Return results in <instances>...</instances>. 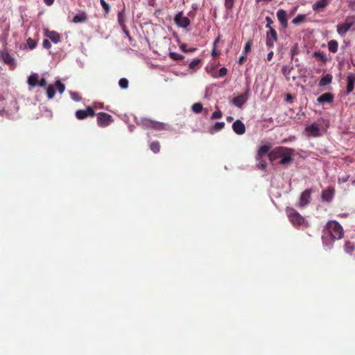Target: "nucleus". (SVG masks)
Returning a JSON list of instances; mask_svg holds the SVG:
<instances>
[{
	"instance_id": "c756f323",
	"label": "nucleus",
	"mask_w": 355,
	"mask_h": 355,
	"mask_svg": "<svg viewBox=\"0 0 355 355\" xmlns=\"http://www.w3.org/2000/svg\"><path fill=\"white\" fill-rule=\"evenodd\" d=\"M338 44L336 40H331L328 43V49L330 52L336 53L338 51Z\"/></svg>"
},
{
	"instance_id": "a211bd4d",
	"label": "nucleus",
	"mask_w": 355,
	"mask_h": 355,
	"mask_svg": "<svg viewBox=\"0 0 355 355\" xmlns=\"http://www.w3.org/2000/svg\"><path fill=\"white\" fill-rule=\"evenodd\" d=\"M45 35L53 43H58L60 41V35L55 31H46Z\"/></svg>"
},
{
	"instance_id": "f257e3e1",
	"label": "nucleus",
	"mask_w": 355,
	"mask_h": 355,
	"mask_svg": "<svg viewBox=\"0 0 355 355\" xmlns=\"http://www.w3.org/2000/svg\"><path fill=\"white\" fill-rule=\"evenodd\" d=\"M344 236V230L341 225L336 220H331L327 223L322 230V241L324 244L332 243L336 240L341 239Z\"/></svg>"
},
{
	"instance_id": "393cba45",
	"label": "nucleus",
	"mask_w": 355,
	"mask_h": 355,
	"mask_svg": "<svg viewBox=\"0 0 355 355\" xmlns=\"http://www.w3.org/2000/svg\"><path fill=\"white\" fill-rule=\"evenodd\" d=\"M332 76L331 74H326L325 76H322V78L320 79L319 82V85L321 87L325 86L332 81Z\"/></svg>"
},
{
	"instance_id": "680f3d73",
	"label": "nucleus",
	"mask_w": 355,
	"mask_h": 355,
	"mask_svg": "<svg viewBox=\"0 0 355 355\" xmlns=\"http://www.w3.org/2000/svg\"><path fill=\"white\" fill-rule=\"evenodd\" d=\"M227 119V121L228 122H231V121H233V117H232V116H227V119Z\"/></svg>"
},
{
	"instance_id": "cd10ccee",
	"label": "nucleus",
	"mask_w": 355,
	"mask_h": 355,
	"mask_svg": "<svg viewBox=\"0 0 355 355\" xmlns=\"http://www.w3.org/2000/svg\"><path fill=\"white\" fill-rule=\"evenodd\" d=\"M201 62H202L201 59H195L192 62H190L189 67L190 69H191L193 71H196L200 68V65Z\"/></svg>"
},
{
	"instance_id": "bb28decb",
	"label": "nucleus",
	"mask_w": 355,
	"mask_h": 355,
	"mask_svg": "<svg viewBox=\"0 0 355 355\" xmlns=\"http://www.w3.org/2000/svg\"><path fill=\"white\" fill-rule=\"evenodd\" d=\"M225 127L224 122H216L215 125L209 129V133L214 134L215 132L222 130Z\"/></svg>"
},
{
	"instance_id": "c03bdc74",
	"label": "nucleus",
	"mask_w": 355,
	"mask_h": 355,
	"mask_svg": "<svg viewBox=\"0 0 355 355\" xmlns=\"http://www.w3.org/2000/svg\"><path fill=\"white\" fill-rule=\"evenodd\" d=\"M187 45L185 44H183L180 46L181 50L185 53H191V52H194L196 50V49H195V48L187 49Z\"/></svg>"
},
{
	"instance_id": "c85d7f7f",
	"label": "nucleus",
	"mask_w": 355,
	"mask_h": 355,
	"mask_svg": "<svg viewBox=\"0 0 355 355\" xmlns=\"http://www.w3.org/2000/svg\"><path fill=\"white\" fill-rule=\"evenodd\" d=\"M256 160L257 162V167L262 171H264L266 168V162L264 159H263L262 157H259L258 156H256Z\"/></svg>"
},
{
	"instance_id": "2eb2a0df",
	"label": "nucleus",
	"mask_w": 355,
	"mask_h": 355,
	"mask_svg": "<svg viewBox=\"0 0 355 355\" xmlns=\"http://www.w3.org/2000/svg\"><path fill=\"white\" fill-rule=\"evenodd\" d=\"M330 0H318L313 4L312 8L316 12H319L324 9L329 3Z\"/></svg>"
},
{
	"instance_id": "1a4fd4ad",
	"label": "nucleus",
	"mask_w": 355,
	"mask_h": 355,
	"mask_svg": "<svg viewBox=\"0 0 355 355\" xmlns=\"http://www.w3.org/2000/svg\"><path fill=\"white\" fill-rule=\"evenodd\" d=\"M277 40V33L276 31L273 28H270L266 33V46L269 48H272L274 46L275 42Z\"/></svg>"
},
{
	"instance_id": "5701e85b",
	"label": "nucleus",
	"mask_w": 355,
	"mask_h": 355,
	"mask_svg": "<svg viewBox=\"0 0 355 355\" xmlns=\"http://www.w3.org/2000/svg\"><path fill=\"white\" fill-rule=\"evenodd\" d=\"M39 83V76L37 73L31 74L28 78V85L33 87L36 86Z\"/></svg>"
},
{
	"instance_id": "ddd939ff",
	"label": "nucleus",
	"mask_w": 355,
	"mask_h": 355,
	"mask_svg": "<svg viewBox=\"0 0 355 355\" xmlns=\"http://www.w3.org/2000/svg\"><path fill=\"white\" fill-rule=\"evenodd\" d=\"M348 20L349 19H347L344 23L337 26V32L339 35H345L352 26L353 23L349 22Z\"/></svg>"
},
{
	"instance_id": "a18cd8bd",
	"label": "nucleus",
	"mask_w": 355,
	"mask_h": 355,
	"mask_svg": "<svg viewBox=\"0 0 355 355\" xmlns=\"http://www.w3.org/2000/svg\"><path fill=\"white\" fill-rule=\"evenodd\" d=\"M252 42L251 40H249L245 45L243 52L245 54H247L251 51Z\"/></svg>"
},
{
	"instance_id": "4d7b16f0",
	"label": "nucleus",
	"mask_w": 355,
	"mask_h": 355,
	"mask_svg": "<svg viewBox=\"0 0 355 355\" xmlns=\"http://www.w3.org/2000/svg\"><path fill=\"white\" fill-rule=\"evenodd\" d=\"M44 1L47 6H51L54 3V0H44Z\"/></svg>"
},
{
	"instance_id": "79ce46f5",
	"label": "nucleus",
	"mask_w": 355,
	"mask_h": 355,
	"mask_svg": "<svg viewBox=\"0 0 355 355\" xmlns=\"http://www.w3.org/2000/svg\"><path fill=\"white\" fill-rule=\"evenodd\" d=\"M101 5L106 14L110 12V6L105 0H100Z\"/></svg>"
},
{
	"instance_id": "f8f14e48",
	"label": "nucleus",
	"mask_w": 355,
	"mask_h": 355,
	"mask_svg": "<svg viewBox=\"0 0 355 355\" xmlns=\"http://www.w3.org/2000/svg\"><path fill=\"white\" fill-rule=\"evenodd\" d=\"M277 19L284 28L288 27L287 13L285 10L280 9L277 12Z\"/></svg>"
},
{
	"instance_id": "a19ab883",
	"label": "nucleus",
	"mask_w": 355,
	"mask_h": 355,
	"mask_svg": "<svg viewBox=\"0 0 355 355\" xmlns=\"http://www.w3.org/2000/svg\"><path fill=\"white\" fill-rule=\"evenodd\" d=\"M235 0H225V7L227 10H231L234 7Z\"/></svg>"
},
{
	"instance_id": "c9c22d12",
	"label": "nucleus",
	"mask_w": 355,
	"mask_h": 355,
	"mask_svg": "<svg viewBox=\"0 0 355 355\" xmlns=\"http://www.w3.org/2000/svg\"><path fill=\"white\" fill-rule=\"evenodd\" d=\"M305 15L300 14L293 19L292 22L294 24H299L300 23L303 22L305 20Z\"/></svg>"
},
{
	"instance_id": "052dcab7",
	"label": "nucleus",
	"mask_w": 355,
	"mask_h": 355,
	"mask_svg": "<svg viewBox=\"0 0 355 355\" xmlns=\"http://www.w3.org/2000/svg\"><path fill=\"white\" fill-rule=\"evenodd\" d=\"M148 4L153 6L155 4V0H148Z\"/></svg>"
},
{
	"instance_id": "3c124183",
	"label": "nucleus",
	"mask_w": 355,
	"mask_h": 355,
	"mask_svg": "<svg viewBox=\"0 0 355 355\" xmlns=\"http://www.w3.org/2000/svg\"><path fill=\"white\" fill-rule=\"evenodd\" d=\"M220 55V51L217 50V47L213 46V49L211 51V55L214 58H216Z\"/></svg>"
},
{
	"instance_id": "f704fd0d",
	"label": "nucleus",
	"mask_w": 355,
	"mask_h": 355,
	"mask_svg": "<svg viewBox=\"0 0 355 355\" xmlns=\"http://www.w3.org/2000/svg\"><path fill=\"white\" fill-rule=\"evenodd\" d=\"M46 94L49 98H53L55 96V88L52 85H49L46 89Z\"/></svg>"
},
{
	"instance_id": "72a5a7b5",
	"label": "nucleus",
	"mask_w": 355,
	"mask_h": 355,
	"mask_svg": "<svg viewBox=\"0 0 355 355\" xmlns=\"http://www.w3.org/2000/svg\"><path fill=\"white\" fill-rule=\"evenodd\" d=\"M150 148L153 153H157L160 150L159 143L157 141L152 142L150 145Z\"/></svg>"
},
{
	"instance_id": "58836bf2",
	"label": "nucleus",
	"mask_w": 355,
	"mask_h": 355,
	"mask_svg": "<svg viewBox=\"0 0 355 355\" xmlns=\"http://www.w3.org/2000/svg\"><path fill=\"white\" fill-rule=\"evenodd\" d=\"M169 56L171 59L174 60H181L184 58V56L182 55H180L175 52H171L169 53Z\"/></svg>"
},
{
	"instance_id": "4be33fe9",
	"label": "nucleus",
	"mask_w": 355,
	"mask_h": 355,
	"mask_svg": "<svg viewBox=\"0 0 355 355\" xmlns=\"http://www.w3.org/2000/svg\"><path fill=\"white\" fill-rule=\"evenodd\" d=\"M270 148H271V145L269 144H266V145L261 146L259 148L256 156H258L259 158L263 157V155H265L266 153H268Z\"/></svg>"
},
{
	"instance_id": "0e129e2a",
	"label": "nucleus",
	"mask_w": 355,
	"mask_h": 355,
	"mask_svg": "<svg viewBox=\"0 0 355 355\" xmlns=\"http://www.w3.org/2000/svg\"><path fill=\"white\" fill-rule=\"evenodd\" d=\"M257 1H260L261 0H257Z\"/></svg>"
},
{
	"instance_id": "8fccbe9b",
	"label": "nucleus",
	"mask_w": 355,
	"mask_h": 355,
	"mask_svg": "<svg viewBox=\"0 0 355 355\" xmlns=\"http://www.w3.org/2000/svg\"><path fill=\"white\" fill-rule=\"evenodd\" d=\"M266 20L267 21V24H266V27L267 28H269V30H270V28H272L271 26V25L273 23V21H272V19L270 17H266Z\"/></svg>"
},
{
	"instance_id": "49530a36",
	"label": "nucleus",
	"mask_w": 355,
	"mask_h": 355,
	"mask_svg": "<svg viewBox=\"0 0 355 355\" xmlns=\"http://www.w3.org/2000/svg\"><path fill=\"white\" fill-rule=\"evenodd\" d=\"M222 116H223L222 112L220 110H216L212 114L211 119H220L222 117Z\"/></svg>"
},
{
	"instance_id": "412c9836",
	"label": "nucleus",
	"mask_w": 355,
	"mask_h": 355,
	"mask_svg": "<svg viewBox=\"0 0 355 355\" xmlns=\"http://www.w3.org/2000/svg\"><path fill=\"white\" fill-rule=\"evenodd\" d=\"M292 152L293 151H287L286 153V155L281 158V159L279 161V164L282 165H286V164H290L291 162H292V161H293V157H291Z\"/></svg>"
},
{
	"instance_id": "7ed1b4c3",
	"label": "nucleus",
	"mask_w": 355,
	"mask_h": 355,
	"mask_svg": "<svg viewBox=\"0 0 355 355\" xmlns=\"http://www.w3.org/2000/svg\"><path fill=\"white\" fill-rule=\"evenodd\" d=\"M287 151H293V150L284 146L276 147L268 154V157L271 162H273L278 158H282Z\"/></svg>"
},
{
	"instance_id": "aec40b11",
	"label": "nucleus",
	"mask_w": 355,
	"mask_h": 355,
	"mask_svg": "<svg viewBox=\"0 0 355 355\" xmlns=\"http://www.w3.org/2000/svg\"><path fill=\"white\" fill-rule=\"evenodd\" d=\"M87 20V15L85 12L76 15L73 18V23H83Z\"/></svg>"
},
{
	"instance_id": "9b49d317",
	"label": "nucleus",
	"mask_w": 355,
	"mask_h": 355,
	"mask_svg": "<svg viewBox=\"0 0 355 355\" xmlns=\"http://www.w3.org/2000/svg\"><path fill=\"white\" fill-rule=\"evenodd\" d=\"M232 129L236 134L239 135H243L245 132V124L239 119L236 120L233 123Z\"/></svg>"
},
{
	"instance_id": "473e14b6",
	"label": "nucleus",
	"mask_w": 355,
	"mask_h": 355,
	"mask_svg": "<svg viewBox=\"0 0 355 355\" xmlns=\"http://www.w3.org/2000/svg\"><path fill=\"white\" fill-rule=\"evenodd\" d=\"M153 128L157 130H166V125L155 121Z\"/></svg>"
},
{
	"instance_id": "9d476101",
	"label": "nucleus",
	"mask_w": 355,
	"mask_h": 355,
	"mask_svg": "<svg viewBox=\"0 0 355 355\" xmlns=\"http://www.w3.org/2000/svg\"><path fill=\"white\" fill-rule=\"evenodd\" d=\"M335 194L334 188L331 186L327 187V189L322 190V200L326 202H330L333 200Z\"/></svg>"
},
{
	"instance_id": "e2e57ef3",
	"label": "nucleus",
	"mask_w": 355,
	"mask_h": 355,
	"mask_svg": "<svg viewBox=\"0 0 355 355\" xmlns=\"http://www.w3.org/2000/svg\"><path fill=\"white\" fill-rule=\"evenodd\" d=\"M354 4H355V0H350L349 1V6H352Z\"/></svg>"
},
{
	"instance_id": "20e7f679",
	"label": "nucleus",
	"mask_w": 355,
	"mask_h": 355,
	"mask_svg": "<svg viewBox=\"0 0 355 355\" xmlns=\"http://www.w3.org/2000/svg\"><path fill=\"white\" fill-rule=\"evenodd\" d=\"M313 192V190L311 189H308L304 191L299 199L298 202L296 204V206L300 208L306 207L311 200V194Z\"/></svg>"
},
{
	"instance_id": "5fc2aeb1",
	"label": "nucleus",
	"mask_w": 355,
	"mask_h": 355,
	"mask_svg": "<svg viewBox=\"0 0 355 355\" xmlns=\"http://www.w3.org/2000/svg\"><path fill=\"white\" fill-rule=\"evenodd\" d=\"M245 60H246V56L245 55H242V56H241L239 58V64H243Z\"/></svg>"
},
{
	"instance_id": "4c0bfd02",
	"label": "nucleus",
	"mask_w": 355,
	"mask_h": 355,
	"mask_svg": "<svg viewBox=\"0 0 355 355\" xmlns=\"http://www.w3.org/2000/svg\"><path fill=\"white\" fill-rule=\"evenodd\" d=\"M26 44L28 46V47L31 49V50H33L34 49L36 46H37V42L35 41L34 40H33L32 38L31 37H28L27 40H26Z\"/></svg>"
},
{
	"instance_id": "2f4dec72",
	"label": "nucleus",
	"mask_w": 355,
	"mask_h": 355,
	"mask_svg": "<svg viewBox=\"0 0 355 355\" xmlns=\"http://www.w3.org/2000/svg\"><path fill=\"white\" fill-rule=\"evenodd\" d=\"M117 19L119 21V24L121 28H125V17H124V11L121 10L119 12L117 15Z\"/></svg>"
},
{
	"instance_id": "dca6fc26",
	"label": "nucleus",
	"mask_w": 355,
	"mask_h": 355,
	"mask_svg": "<svg viewBox=\"0 0 355 355\" xmlns=\"http://www.w3.org/2000/svg\"><path fill=\"white\" fill-rule=\"evenodd\" d=\"M308 135L318 137L320 135L319 125L317 123H313L306 128Z\"/></svg>"
},
{
	"instance_id": "bf43d9fd",
	"label": "nucleus",
	"mask_w": 355,
	"mask_h": 355,
	"mask_svg": "<svg viewBox=\"0 0 355 355\" xmlns=\"http://www.w3.org/2000/svg\"><path fill=\"white\" fill-rule=\"evenodd\" d=\"M293 98L291 94H287L286 96V101L288 102H292Z\"/></svg>"
},
{
	"instance_id": "7c9ffc66",
	"label": "nucleus",
	"mask_w": 355,
	"mask_h": 355,
	"mask_svg": "<svg viewBox=\"0 0 355 355\" xmlns=\"http://www.w3.org/2000/svg\"><path fill=\"white\" fill-rule=\"evenodd\" d=\"M313 56L320 60H321L323 63L326 62L327 60L326 54L321 51L314 52Z\"/></svg>"
},
{
	"instance_id": "6ab92c4d",
	"label": "nucleus",
	"mask_w": 355,
	"mask_h": 355,
	"mask_svg": "<svg viewBox=\"0 0 355 355\" xmlns=\"http://www.w3.org/2000/svg\"><path fill=\"white\" fill-rule=\"evenodd\" d=\"M354 86H355V76L351 74L347 76V88H346L347 94H349L354 90Z\"/></svg>"
},
{
	"instance_id": "de8ad7c7",
	"label": "nucleus",
	"mask_w": 355,
	"mask_h": 355,
	"mask_svg": "<svg viewBox=\"0 0 355 355\" xmlns=\"http://www.w3.org/2000/svg\"><path fill=\"white\" fill-rule=\"evenodd\" d=\"M227 73V69L225 67H222L218 71V76L219 77H224Z\"/></svg>"
},
{
	"instance_id": "864d4df0",
	"label": "nucleus",
	"mask_w": 355,
	"mask_h": 355,
	"mask_svg": "<svg viewBox=\"0 0 355 355\" xmlns=\"http://www.w3.org/2000/svg\"><path fill=\"white\" fill-rule=\"evenodd\" d=\"M123 33L125 34V35L130 39L131 40V37H130V33L128 31V30L126 28V26L125 25V28H121Z\"/></svg>"
},
{
	"instance_id": "603ef678",
	"label": "nucleus",
	"mask_w": 355,
	"mask_h": 355,
	"mask_svg": "<svg viewBox=\"0 0 355 355\" xmlns=\"http://www.w3.org/2000/svg\"><path fill=\"white\" fill-rule=\"evenodd\" d=\"M40 87H44L47 85V82L44 78H42V80H39L38 84Z\"/></svg>"
},
{
	"instance_id": "423d86ee",
	"label": "nucleus",
	"mask_w": 355,
	"mask_h": 355,
	"mask_svg": "<svg viewBox=\"0 0 355 355\" xmlns=\"http://www.w3.org/2000/svg\"><path fill=\"white\" fill-rule=\"evenodd\" d=\"M75 116L78 120H83L87 117H94L96 112L92 107L87 106L85 110H76Z\"/></svg>"
},
{
	"instance_id": "e433bc0d",
	"label": "nucleus",
	"mask_w": 355,
	"mask_h": 355,
	"mask_svg": "<svg viewBox=\"0 0 355 355\" xmlns=\"http://www.w3.org/2000/svg\"><path fill=\"white\" fill-rule=\"evenodd\" d=\"M191 109L193 112L198 114L202 110V105L200 103H196L193 104Z\"/></svg>"
},
{
	"instance_id": "a878e982",
	"label": "nucleus",
	"mask_w": 355,
	"mask_h": 355,
	"mask_svg": "<svg viewBox=\"0 0 355 355\" xmlns=\"http://www.w3.org/2000/svg\"><path fill=\"white\" fill-rule=\"evenodd\" d=\"M154 121L153 120H151L150 119H141L140 122L139 123V125H141L142 127L144 128H153V123H154Z\"/></svg>"
},
{
	"instance_id": "37998d69",
	"label": "nucleus",
	"mask_w": 355,
	"mask_h": 355,
	"mask_svg": "<svg viewBox=\"0 0 355 355\" xmlns=\"http://www.w3.org/2000/svg\"><path fill=\"white\" fill-rule=\"evenodd\" d=\"M56 88L58 89V92L62 94L64 92L65 89V86L63 83H62L60 80H57L55 83Z\"/></svg>"
},
{
	"instance_id": "39448f33",
	"label": "nucleus",
	"mask_w": 355,
	"mask_h": 355,
	"mask_svg": "<svg viewBox=\"0 0 355 355\" xmlns=\"http://www.w3.org/2000/svg\"><path fill=\"white\" fill-rule=\"evenodd\" d=\"M97 116V123L100 127H107L113 122L112 116L106 112H99L96 114Z\"/></svg>"
},
{
	"instance_id": "ea45409f",
	"label": "nucleus",
	"mask_w": 355,
	"mask_h": 355,
	"mask_svg": "<svg viewBox=\"0 0 355 355\" xmlns=\"http://www.w3.org/2000/svg\"><path fill=\"white\" fill-rule=\"evenodd\" d=\"M119 85L121 89H127L128 87V80L125 78H122L119 80Z\"/></svg>"
},
{
	"instance_id": "6e6d98bb",
	"label": "nucleus",
	"mask_w": 355,
	"mask_h": 355,
	"mask_svg": "<svg viewBox=\"0 0 355 355\" xmlns=\"http://www.w3.org/2000/svg\"><path fill=\"white\" fill-rule=\"evenodd\" d=\"M220 41V35H218L214 42L213 46L217 47L218 43Z\"/></svg>"
},
{
	"instance_id": "f3484780",
	"label": "nucleus",
	"mask_w": 355,
	"mask_h": 355,
	"mask_svg": "<svg viewBox=\"0 0 355 355\" xmlns=\"http://www.w3.org/2000/svg\"><path fill=\"white\" fill-rule=\"evenodd\" d=\"M334 100V95L331 93L327 92L320 95L317 101L319 103H331Z\"/></svg>"
},
{
	"instance_id": "13d9d810",
	"label": "nucleus",
	"mask_w": 355,
	"mask_h": 355,
	"mask_svg": "<svg viewBox=\"0 0 355 355\" xmlns=\"http://www.w3.org/2000/svg\"><path fill=\"white\" fill-rule=\"evenodd\" d=\"M273 55H274V53L272 51H270V53H268V54L267 55V60H268V61L271 60V59L273 57Z\"/></svg>"
},
{
	"instance_id": "b1692460",
	"label": "nucleus",
	"mask_w": 355,
	"mask_h": 355,
	"mask_svg": "<svg viewBox=\"0 0 355 355\" xmlns=\"http://www.w3.org/2000/svg\"><path fill=\"white\" fill-rule=\"evenodd\" d=\"M344 249L346 253L352 254L355 250V244L349 241H345Z\"/></svg>"
},
{
	"instance_id": "f03ea898",
	"label": "nucleus",
	"mask_w": 355,
	"mask_h": 355,
	"mask_svg": "<svg viewBox=\"0 0 355 355\" xmlns=\"http://www.w3.org/2000/svg\"><path fill=\"white\" fill-rule=\"evenodd\" d=\"M286 215L292 223V225L295 227H299L301 225H304L305 227H309V224L307 220L294 208L293 207H286Z\"/></svg>"
},
{
	"instance_id": "09e8293b",
	"label": "nucleus",
	"mask_w": 355,
	"mask_h": 355,
	"mask_svg": "<svg viewBox=\"0 0 355 355\" xmlns=\"http://www.w3.org/2000/svg\"><path fill=\"white\" fill-rule=\"evenodd\" d=\"M42 46L44 49H49L51 48V44L49 40L45 39L43 41Z\"/></svg>"
},
{
	"instance_id": "6e6552de",
	"label": "nucleus",
	"mask_w": 355,
	"mask_h": 355,
	"mask_svg": "<svg viewBox=\"0 0 355 355\" xmlns=\"http://www.w3.org/2000/svg\"><path fill=\"white\" fill-rule=\"evenodd\" d=\"M174 21L176 25L182 28H187L190 25V19L183 16L182 12L177 13L174 17Z\"/></svg>"
},
{
	"instance_id": "4468645a",
	"label": "nucleus",
	"mask_w": 355,
	"mask_h": 355,
	"mask_svg": "<svg viewBox=\"0 0 355 355\" xmlns=\"http://www.w3.org/2000/svg\"><path fill=\"white\" fill-rule=\"evenodd\" d=\"M248 100V93L242 94L232 99V103L238 107H241Z\"/></svg>"
},
{
	"instance_id": "0eeeda50",
	"label": "nucleus",
	"mask_w": 355,
	"mask_h": 355,
	"mask_svg": "<svg viewBox=\"0 0 355 355\" xmlns=\"http://www.w3.org/2000/svg\"><path fill=\"white\" fill-rule=\"evenodd\" d=\"M0 59L7 65L14 69L16 66L15 59L10 54L7 49L0 51Z\"/></svg>"
}]
</instances>
